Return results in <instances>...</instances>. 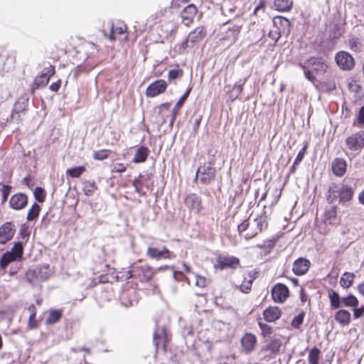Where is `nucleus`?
<instances>
[{"instance_id":"16","label":"nucleus","mask_w":364,"mask_h":364,"mask_svg":"<svg viewBox=\"0 0 364 364\" xmlns=\"http://www.w3.org/2000/svg\"><path fill=\"white\" fill-rule=\"evenodd\" d=\"M28 203V198L23 193H16L12 196L9 200L10 207L14 210H21Z\"/></svg>"},{"instance_id":"24","label":"nucleus","mask_w":364,"mask_h":364,"mask_svg":"<svg viewBox=\"0 0 364 364\" xmlns=\"http://www.w3.org/2000/svg\"><path fill=\"white\" fill-rule=\"evenodd\" d=\"M281 311L278 307H269L264 311L263 316L267 322H274L281 316Z\"/></svg>"},{"instance_id":"57","label":"nucleus","mask_w":364,"mask_h":364,"mask_svg":"<svg viewBox=\"0 0 364 364\" xmlns=\"http://www.w3.org/2000/svg\"><path fill=\"white\" fill-rule=\"evenodd\" d=\"M353 316L355 318H359L364 315V305L360 308L354 307Z\"/></svg>"},{"instance_id":"3","label":"nucleus","mask_w":364,"mask_h":364,"mask_svg":"<svg viewBox=\"0 0 364 364\" xmlns=\"http://www.w3.org/2000/svg\"><path fill=\"white\" fill-rule=\"evenodd\" d=\"M267 219L265 213L258 215L252 222H250V228L244 234L245 239L249 240L255 237L259 232L267 228Z\"/></svg>"},{"instance_id":"11","label":"nucleus","mask_w":364,"mask_h":364,"mask_svg":"<svg viewBox=\"0 0 364 364\" xmlns=\"http://www.w3.org/2000/svg\"><path fill=\"white\" fill-rule=\"evenodd\" d=\"M272 299L274 301L282 303L285 301L289 295L287 287L281 283H278L273 287L271 291Z\"/></svg>"},{"instance_id":"56","label":"nucleus","mask_w":364,"mask_h":364,"mask_svg":"<svg viewBox=\"0 0 364 364\" xmlns=\"http://www.w3.org/2000/svg\"><path fill=\"white\" fill-rule=\"evenodd\" d=\"M306 150V146H304L298 153L296 158L294 161V165H298L303 159Z\"/></svg>"},{"instance_id":"1","label":"nucleus","mask_w":364,"mask_h":364,"mask_svg":"<svg viewBox=\"0 0 364 364\" xmlns=\"http://www.w3.org/2000/svg\"><path fill=\"white\" fill-rule=\"evenodd\" d=\"M299 66L303 70L305 77L312 83L315 82L317 75L325 74L328 68L325 60L315 57L310 58L304 63H300Z\"/></svg>"},{"instance_id":"49","label":"nucleus","mask_w":364,"mask_h":364,"mask_svg":"<svg viewBox=\"0 0 364 364\" xmlns=\"http://www.w3.org/2000/svg\"><path fill=\"white\" fill-rule=\"evenodd\" d=\"M183 70L181 69H172L168 71V78L170 81L181 78L183 76Z\"/></svg>"},{"instance_id":"58","label":"nucleus","mask_w":364,"mask_h":364,"mask_svg":"<svg viewBox=\"0 0 364 364\" xmlns=\"http://www.w3.org/2000/svg\"><path fill=\"white\" fill-rule=\"evenodd\" d=\"M247 80V78H245L242 81L240 80V82H241L239 85H235L233 87V90H236L238 94H240L243 90V85L245 83Z\"/></svg>"},{"instance_id":"36","label":"nucleus","mask_w":364,"mask_h":364,"mask_svg":"<svg viewBox=\"0 0 364 364\" xmlns=\"http://www.w3.org/2000/svg\"><path fill=\"white\" fill-rule=\"evenodd\" d=\"M166 336V328L164 327H162L161 328H157L154 333V338H153V342L154 344L156 346V350L159 348V340H161L162 337L165 339Z\"/></svg>"},{"instance_id":"25","label":"nucleus","mask_w":364,"mask_h":364,"mask_svg":"<svg viewBox=\"0 0 364 364\" xmlns=\"http://www.w3.org/2000/svg\"><path fill=\"white\" fill-rule=\"evenodd\" d=\"M324 222L329 224H337V207L336 205L327 208L324 212Z\"/></svg>"},{"instance_id":"19","label":"nucleus","mask_w":364,"mask_h":364,"mask_svg":"<svg viewBox=\"0 0 364 364\" xmlns=\"http://www.w3.org/2000/svg\"><path fill=\"white\" fill-rule=\"evenodd\" d=\"M198 9L194 4H189L181 11L182 22L186 26H189L197 14Z\"/></svg>"},{"instance_id":"14","label":"nucleus","mask_w":364,"mask_h":364,"mask_svg":"<svg viewBox=\"0 0 364 364\" xmlns=\"http://www.w3.org/2000/svg\"><path fill=\"white\" fill-rule=\"evenodd\" d=\"M257 337L252 333H245L241 339L242 351L246 354L251 353L255 348Z\"/></svg>"},{"instance_id":"17","label":"nucleus","mask_w":364,"mask_h":364,"mask_svg":"<svg viewBox=\"0 0 364 364\" xmlns=\"http://www.w3.org/2000/svg\"><path fill=\"white\" fill-rule=\"evenodd\" d=\"M15 233V227L11 223H6L0 228V243L9 241Z\"/></svg>"},{"instance_id":"37","label":"nucleus","mask_w":364,"mask_h":364,"mask_svg":"<svg viewBox=\"0 0 364 364\" xmlns=\"http://www.w3.org/2000/svg\"><path fill=\"white\" fill-rule=\"evenodd\" d=\"M342 304L348 307H357L358 305V299L353 294L341 298Z\"/></svg>"},{"instance_id":"22","label":"nucleus","mask_w":364,"mask_h":364,"mask_svg":"<svg viewBox=\"0 0 364 364\" xmlns=\"http://www.w3.org/2000/svg\"><path fill=\"white\" fill-rule=\"evenodd\" d=\"M149 154V148L144 146H141L136 149V153L132 159V162L134 164L144 163L146 161Z\"/></svg>"},{"instance_id":"13","label":"nucleus","mask_w":364,"mask_h":364,"mask_svg":"<svg viewBox=\"0 0 364 364\" xmlns=\"http://www.w3.org/2000/svg\"><path fill=\"white\" fill-rule=\"evenodd\" d=\"M184 203L190 211L194 213H198L203 209L202 200L195 193L188 195L184 199Z\"/></svg>"},{"instance_id":"4","label":"nucleus","mask_w":364,"mask_h":364,"mask_svg":"<svg viewBox=\"0 0 364 364\" xmlns=\"http://www.w3.org/2000/svg\"><path fill=\"white\" fill-rule=\"evenodd\" d=\"M23 245L21 242H16L11 251L6 252L1 259H0V267L2 269H6L9 263L19 259L23 255Z\"/></svg>"},{"instance_id":"12","label":"nucleus","mask_w":364,"mask_h":364,"mask_svg":"<svg viewBox=\"0 0 364 364\" xmlns=\"http://www.w3.org/2000/svg\"><path fill=\"white\" fill-rule=\"evenodd\" d=\"M167 87V83L164 80H157L150 84L146 90V95L148 97H154L164 93Z\"/></svg>"},{"instance_id":"41","label":"nucleus","mask_w":364,"mask_h":364,"mask_svg":"<svg viewBox=\"0 0 364 364\" xmlns=\"http://www.w3.org/2000/svg\"><path fill=\"white\" fill-rule=\"evenodd\" d=\"M85 171V168L84 166H76L68 168L66 171V173L72 178H78Z\"/></svg>"},{"instance_id":"20","label":"nucleus","mask_w":364,"mask_h":364,"mask_svg":"<svg viewBox=\"0 0 364 364\" xmlns=\"http://www.w3.org/2000/svg\"><path fill=\"white\" fill-rule=\"evenodd\" d=\"M346 161L343 159L336 158L335 159L331 164V168L333 173L336 176L341 177L346 172Z\"/></svg>"},{"instance_id":"28","label":"nucleus","mask_w":364,"mask_h":364,"mask_svg":"<svg viewBox=\"0 0 364 364\" xmlns=\"http://www.w3.org/2000/svg\"><path fill=\"white\" fill-rule=\"evenodd\" d=\"M242 26V25L241 23H235L232 26L229 27L226 33V38L232 42L236 41Z\"/></svg>"},{"instance_id":"5","label":"nucleus","mask_w":364,"mask_h":364,"mask_svg":"<svg viewBox=\"0 0 364 364\" xmlns=\"http://www.w3.org/2000/svg\"><path fill=\"white\" fill-rule=\"evenodd\" d=\"M131 273L130 276H127V279L138 278L141 282H148L154 276L153 269L147 264H134L132 267Z\"/></svg>"},{"instance_id":"29","label":"nucleus","mask_w":364,"mask_h":364,"mask_svg":"<svg viewBox=\"0 0 364 364\" xmlns=\"http://www.w3.org/2000/svg\"><path fill=\"white\" fill-rule=\"evenodd\" d=\"M242 26V25L241 23H235L232 26L229 27L226 33V38L232 42L236 41Z\"/></svg>"},{"instance_id":"10","label":"nucleus","mask_w":364,"mask_h":364,"mask_svg":"<svg viewBox=\"0 0 364 364\" xmlns=\"http://www.w3.org/2000/svg\"><path fill=\"white\" fill-rule=\"evenodd\" d=\"M146 255L150 258L155 259H173L176 257V255L169 251L166 247H163L161 250H159L156 247H149L146 250Z\"/></svg>"},{"instance_id":"55","label":"nucleus","mask_w":364,"mask_h":364,"mask_svg":"<svg viewBox=\"0 0 364 364\" xmlns=\"http://www.w3.org/2000/svg\"><path fill=\"white\" fill-rule=\"evenodd\" d=\"M126 169H127V166L124 164L117 163V164H114V166H113V168L112 169V172L122 173V172L125 171Z\"/></svg>"},{"instance_id":"40","label":"nucleus","mask_w":364,"mask_h":364,"mask_svg":"<svg viewBox=\"0 0 364 364\" xmlns=\"http://www.w3.org/2000/svg\"><path fill=\"white\" fill-rule=\"evenodd\" d=\"M83 192L86 196L92 195L95 191L97 190V186L94 181H85L83 183Z\"/></svg>"},{"instance_id":"26","label":"nucleus","mask_w":364,"mask_h":364,"mask_svg":"<svg viewBox=\"0 0 364 364\" xmlns=\"http://www.w3.org/2000/svg\"><path fill=\"white\" fill-rule=\"evenodd\" d=\"M335 320L343 326H347L350 323V313L346 309H340L335 314Z\"/></svg>"},{"instance_id":"59","label":"nucleus","mask_w":364,"mask_h":364,"mask_svg":"<svg viewBox=\"0 0 364 364\" xmlns=\"http://www.w3.org/2000/svg\"><path fill=\"white\" fill-rule=\"evenodd\" d=\"M358 122L364 124V106L361 107L358 114Z\"/></svg>"},{"instance_id":"18","label":"nucleus","mask_w":364,"mask_h":364,"mask_svg":"<svg viewBox=\"0 0 364 364\" xmlns=\"http://www.w3.org/2000/svg\"><path fill=\"white\" fill-rule=\"evenodd\" d=\"M282 346V341L279 338L272 337L262 348V351L269 352L270 355H277Z\"/></svg>"},{"instance_id":"47","label":"nucleus","mask_w":364,"mask_h":364,"mask_svg":"<svg viewBox=\"0 0 364 364\" xmlns=\"http://www.w3.org/2000/svg\"><path fill=\"white\" fill-rule=\"evenodd\" d=\"M252 280L244 279L243 282L239 286V289L243 293H249L252 288Z\"/></svg>"},{"instance_id":"62","label":"nucleus","mask_w":364,"mask_h":364,"mask_svg":"<svg viewBox=\"0 0 364 364\" xmlns=\"http://www.w3.org/2000/svg\"><path fill=\"white\" fill-rule=\"evenodd\" d=\"M170 107H171V103H169V102L163 103L159 107V112H162L164 111L168 110Z\"/></svg>"},{"instance_id":"23","label":"nucleus","mask_w":364,"mask_h":364,"mask_svg":"<svg viewBox=\"0 0 364 364\" xmlns=\"http://www.w3.org/2000/svg\"><path fill=\"white\" fill-rule=\"evenodd\" d=\"M273 23L279 33H284L285 32H289L290 22L287 18L282 16H276L273 19Z\"/></svg>"},{"instance_id":"64","label":"nucleus","mask_w":364,"mask_h":364,"mask_svg":"<svg viewBox=\"0 0 364 364\" xmlns=\"http://www.w3.org/2000/svg\"><path fill=\"white\" fill-rule=\"evenodd\" d=\"M358 199L359 203L364 205V189L359 193Z\"/></svg>"},{"instance_id":"34","label":"nucleus","mask_w":364,"mask_h":364,"mask_svg":"<svg viewBox=\"0 0 364 364\" xmlns=\"http://www.w3.org/2000/svg\"><path fill=\"white\" fill-rule=\"evenodd\" d=\"M328 296L330 299L331 306L333 309H338L341 307L342 303L341 298L336 291H332L329 293Z\"/></svg>"},{"instance_id":"61","label":"nucleus","mask_w":364,"mask_h":364,"mask_svg":"<svg viewBox=\"0 0 364 364\" xmlns=\"http://www.w3.org/2000/svg\"><path fill=\"white\" fill-rule=\"evenodd\" d=\"M300 299L302 303H305L309 300V296L305 293L304 289L301 288L300 290Z\"/></svg>"},{"instance_id":"27","label":"nucleus","mask_w":364,"mask_h":364,"mask_svg":"<svg viewBox=\"0 0 364 364\" xmlns=\"http://www.w3.org/2000/svg\"><path fill=\"white\" fill-rule=\"evenodd\" d=\"M191 88H189L186 90V92L181 97V98L178 100V101L175 105L174 107L172 109V117L171 120V124H173L175 121L176 116L181 108L182 105L188 98L190 92H191Z\"/></svg>"},{"instance_id":"48","label":"nucleus","mask_w":364,"mask_h":364,"mask_svg":"<svg viewBox=\"0 0 364 364\" xmlns=\"http://www.w3.org/2000/svg\"><path fill=\"white\" fill-rule=\"evenodd\" d=\"M304 316L305 313L302 311L298 316H295L291 321V326L295 328H299L304 321Z\"/></svg>"},{"instance_id":"6","label":"nucleus","mask_w":364,"mask_h":364,"mask_svg":"<svg viewBox=\"0 0 364 364\" xmlns=\"http://www.w3.org/2000/svg\"><path fill=\"white\" fill-rule=\"evenodd\" d=\"M215 176V169L210 163L200 166L196 173V177L199 178L200 183L204 185L209 184L214 181Z\"/></svg>"},{"instance_id":"42","label":"nucleus","mask_w":364,"mask_h":364,"mask_svg":"<svg viewBox=\"0 0 364 364\" xmlns=\"http://www.w3.org/2000/svg\"><path fill=\"white\" fill-rule=\"evenodd\" d=\"M48 267H43L39 269H36L33 270V273L35 274L36 278L41 281L46 280L49 275L47 273L46 270Z\"/></svg>"},{"instance_id":"63","label":"nucleus","mask_w":364,"mask_h":364,"mask_svg":"<svg viewBox=\"0 0 364 364\" xmlns=\"http://www.w3.org/2000/svg\"><path fill=\"white\" fill-rule=\"evenodd\" d=\"M281 33H279V30L277 29L274 34L273 33V31H271L269 33V35L272 39L275 40V41H277V40L279 38V37L281 36Z\"/></svg>"},{"instance_id":"33","label":"nucleus","mask_w":364,"mask_h":364,"mask_svg":"<svg viewBox=\"0 0 364 364\" xmlns=\"http://www.w3.org/2000/svg\"><path fill=\"white\" fill-rule=\"evenodd\" d=\"M348 44L349 48L355 52H359L362 48V43L360 41V39L354 36H349Z\"/></svg>"},{"instance_id":"9","label":"nucleus","mask_w":364,"mask_h":364,"mask_svg":"<svg viewBox=\"0 0 364 364\" xmlns=\"http://www.w3.org/2000/svg\"><path fill=\"white\" fill-rule=\"evenodd\" d=\"M346 144L350 151H360L364 147V132L360 131L347 137Z\"/></svg>"},{"instance_id":"21","label":"nucleus","mask_w":364,"mask_h":364,"mask_svg":"<svg viewBox=\"0 0 364 364\" xmlns=\"http://www.w3.org/2000/svg\"><path fill=\"white\" fill-rule=\"evenodd\" d=\"M206 32L205 28L203 26H198L188 34L184 43H187L188 42L192 43L200 42L204 38Z\"/></svg>"},{"instance_id":"51","label":"nucleus","mask_w":364,"mask_h":364,"mask_svg":"<svg viewBox=\"0 0 364 364\" xmlns=\"http://www.w3.org/2000/svg\"><path fill=\"white\" fill-rule=\"evenodd\" d=\"M108 150H100L97 151H95L93 154V158L96 160H104L109 156Z\"/></svg>"},{"instance_id":"32","label":"nucleus","mask_w":364,"mask_h":364,"mask_svg":"<svg viewBox=\"0 0 364 364\" xmlns=\"http://www.w3.org/2000/svg\"><path fill=\"white\" fill-rule=\"evenodd\" d=\"M62 317V311L52 309L46 320V324L50 325L58 322Z\"/></svg>"},{"instance_id":"30","label":"nucleus","mask_w":364,"mask_h":364,"mask_svg":"<svg viewBox=\"0 0 364 364\" xmlns=\"http://www.w3.org/2000/svg\"><path fill=\"white\" fill-rule=\"evenodd\" d=\"M293 5V0H274V6L279 11H288Z\"/></svg>"},{"instance_id":"35","label":"nucleus","mask_w":364,"mask_h":364,"mask_svg":"<svg viewBox=\"0 0 364 364\" xmlns=\"http://www.w3.org/2000/svg\"><path fill=\"white\" fill-rule=\"evenodd\" d=\"M320 353L321 351L318 348H311L308 356L309 364H318Z\"/></svg>"},{"instance_id":"52","label":"nucleus","mask_w":364,"mask_h":364,"mask_svg":"<svg viewBox=\"0 0 364 364\" xmlns=\"http://www.w3.org/2000/svg\"><path fill=\"white\" fill-rule=\"evenodd\" d=\"M259 326L262 330V334L263 336H267L272 333V328L266 323L259 322Z\"/></svg>"},{"instance_id":"43","label":"nucleus","mask_w":364,"mask_h":364,"mask_svg":"<svg viewBox=\"0 0 364 364\" xmlns=\"http://www.w3.org/2000/svg\"><path fill=\"white\" fill-rule=\"evenodd\" d=\"M127 31V26L124 23H120L119 26H112L111 28L112 34L109 36V38L113 41L114 40V33H118L122 35L124 33Z\"/></svg>"},{"instance_id":"53","label":"nucleus","mask_w":364,"mask_h":364,"mask_svg":"<svg viewBox=\"0 0 364 364\" xmlns=\"http://www.w3.org/2000/svg\"><path fill=\"white\" fill-rule=\"evenodd\" d=\"M11 187L9 185H2L1 192H2V203L6 201L8 196L10 193Z\"/></svg>"},{"instance_id":"31","label":"nucleus","mask_w":364,"mask_h":364,"mask_svg":"<svg viewBox=\"0 0 364 364\" xmlns=\"http://www.w3.org/2000/svg\"><path fill=\"white\" fill-rule=\"evenodd\" d=\"M355 274L350 272H345L341 279L340 284L343 288H349L353 282Z\"/></svg>"},{"instance_id":"44","label":"nucleus","mask_w":364,"mask_h":364,"mask_svg":"<svg viewBox=\"0 0 364 364\" xmlns=\"http://www.w3.org/2000/svg\"><path fill=\"white\" fill-rule=\"evenodd\" d=\"M36 200L39 203H43L46 198V192L41 187H36L33 191Z\"/></svg>"},{"instance_id":"8","label":"nucleus","mask_w":364,"mask_h":364,"mask_svg":"<svg viewBox=\"0 0 364 364\" xmlns=\"http://www.w3.org/2000/svg\"><path fill=\"white\" fill-rule=\"evenodd\" d=\"M335 60L338 66L343 70H350L355 65L354 58L346 51H340L336 54Z\"/></svg>"},{"instance_id":"7","label":"nucleus","mask_w":364,"mask_h":364,"mask_svg":"<svg viewBox=\"0 0 364 364\" xmlns=\"http://www.w3.org/2000/svg\"><path fill=\"white\" fill-rule=\"evenodd\" d=\"M215 267L220 269H236L240 266V259L234 256L220 255L216 258Z\"/></svg>"},{"instance_id":"54","label":"nucleus","mask_w":364,"mask_h":364,"mask_svg":"<svg viewBox=\"0 0 364 364\" xmlns=\"http://www.w3.org/2000/svg\"><path fill=\"white\" fill-rule=\"evenodd\" d=\"M196 285L199 287H205L207 285V279L205 277L196 274Z\"/></svg>"},{"instance_id":"15","label":"nucleus","mask_w":364,"mask_h":364,"mask_svg":"<svg viewBox=\"0 0 364 364\" xmlns=\"http://www.w3.org/2000/svg\"><path fill=\"white\" fill-rule=\"evenodd\" d=\"M310 265L311 262L309 259L300 257L293 263L292 271L296 275H304L308 272Z\"/></svg>"},{"instance_id":"60","label":"nucleus","mask_w":364,"mask_h":364,"mask_svg":"<svg viewBox=\"0 0 364 364\" xmlns=\"http://www.w3.org/2000/svg\"><path fill=\"white\" fill-rule=\"evenodd\" d=\"M60 83H61L60 80H58L55 82H53L49 87L50 90H52L53 92H58V90L60 89Z\"/></svg>"},{"instance_id":"39","label":"nucleus","mask_w":364,"mask_h":364,"mask_svg":"<svg viewBox=\"0 0 364 364\" xmlns=\"http://www.w3.org/2000/svg\"><path fill=\"white\" fill-rule=\"evenodd\" d=\"M41 210V207L39 205H38L36 203H35L31 208L28 210L27 214V220L28 221L33 220L36 218H38L39 215V212Z\"/></svg>"},{"instance_id":"45","label":"nucleus","mask_w":364,"mask_h":364,"mask_svg":"<svg viewBox=\"0 0 364 364\" xmlns=\"http://www.w3.org/2000/svg\"><path fill=\"white\" fill-rule=\"evenodd\" d=\"M141 175L139 174L138 178H135L132 182V186L134 187L135 191L140 195H145L142 190V182L141 181Z\"/></svg>"},{"instance_id":"38","label":"nucleus","mask_w":364,"mask_h":364,"mask_svg":"<svg viewBox=\"0 0 364 364\" xmlns=\"http://www.w3.org/2000/svg\"><path fill=\"white\" fill-rule=\"evenodd\" d=\"M343 32H344V28L342 26H340L339 24L336 23L332 27L331 34H330V38L332 40H336L342 36Z\"/></svg>"},{"instance_id":"2","label":"nucleus","mask_w":364,"mask_h":364,"mask_svg":"<svg viewBox=\"0 0 364 364\" xmlns=\"http://www.w3.org/2000/svg\"><path fill=\"white\" fill-rule=\"evenodd\" d=\"M353 194L354 190L350 186L347 184L333 186L328 189L327 200L329 203H332L338 198L339 203L344 204L352 199Z\"/></svg>"},{"instance_id":"46","label":"nucleus","mask_w":364,"mask_h":364,"mask_svg":"<svg viewBox=\"0 0 364 364\" xmlns=\"http://www.w3.org/2000/svg\"><path fill=\"white\" fill-rule=\"evenodd\" d=\"M250 228V218L245 220L240 224H239L237 226V230H238L240 235H242V233L245 234L246 232H248Z\"/></svg>"},{"instance_id":"50","label":"nucleus","mask_w":364,"mask_h":364,"mask_svg":"<svg viewBox=\"0 0 364 364\" xmlns=\"http://www.w3.org/2000/svg\"><path fill=\"white\" fill-rule=\"evenodd\" d=\"M49 80V77L47 74H42L41 76L37 77L35 80V84L38 87L40 86H45L47 85Z\"/></svg>"}]
</instances>
